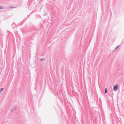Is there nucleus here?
<instances>
[{
  "label": "nucleus",
  "instance_id": "obj_1",
  "mask_svg": "<svg viewBox=\"0 0 124 124\" xmlns=\"http://www.w3.org/2000/svg\"><path fill=\"white\" fill-rule=\"evenodd\" d=\"M118 89V85H115L113 88V89L115 91H116Z\"/></svg>",
  "mask_w": 124,
  "mask_h": 124
},
{
  "label": "nucleus",
  "instance_id": "obj_2",
  "mask_svg": "<svg viewBox=\"0 0 124 124\" xmlns=\"http://www.w3.org/2000/svg\"><path fill=\"white\" fill-rule=\"evenodd\" d=\"M58 89H57L56 90H55L53 91V93L54 94L55 96H57L58 93Z\"/></svg>",
  "mask_w": 124,
  "mask_h": 124
},
{
  "label": "nucleus",
  "instance_id": "obj_3",
  "mask_svg": "<svg viewBox=\"0 0 124 124\" xmlns=\"http://www.w3.org/2000/svg\"><path fill=\"white\" fill-rule=\"evenodd\" d=\"M15 108H13L12 109H11L10 110V111H11V112H13V111H14V110H15Z\"/></svg>",
  "mask_w": 124,
  "mask_h": 124
},
{
  "label": "nucleus",
  "instance_id": "obj_4",
  "mask_svg": "<svg viewBox=\"0 0 124 124\" xmlns=\"http://www.w3.org/2000/svg\"><path fill=\"white\" fill-rule=\"evenodd\" d=\"M105 93H107V91H108V90H107V89L106 88L105 89Z\"/></svg>",
  "mask_w": 124,
  "mask_h": 124
},
{
  "label": "nucleus",
  "instance_id": "obj_5",
  "mask_svg": "<svg viewBox=\"0 0 124 124\" xmlns=\"http://www.w3.org/2000/svg\"><path fill=\"white\" fill-rule=\"evenodd\" d=\"M3 90V88H2L0 89V93Z\"/></svg>",
  "mask_w": 124,
  "mask_h": 124
},
{
  "label": "nucleus",
  "instance_id": "obj_6",
  "mask_svg": "<svg viewBox=\"0 0 124 124\" xmlns=\"http://www.w3.org/2000/svg\"><path fill=\"white\" fill-rule=\"evenodd\" d=\"M119 45L118 46H117L115 48V50H116L117 49V48H118L119 46Z\"/></svg>",
  "mask_w": 124,
  "mask_h": 124
},
{
  "label": "nucleus",
  "instance_id": "obj_7",
  "mask_svg": "<svg viewBox=\"0 0 124 124\" xmlns=\"http://www.w3.org/2000/svg\"><path fill=\"white\" fill-rule=\"evenodd\" d=\"M3 8V7H2L0 6V9H2Z\"/></svg>",
  "mask_w": 124,
  "mask_h": 124
},
{
  "label": "nucleus",
  "instance_id": "obj_8",
  "mask_svg": "<svg viewBox=\"0 0 124 124\" xmlns=\"http://www.w3.org/2000/svg\"><path fill=\"white\" fill-rule=\"evenodd\" d=\"M43 60H44V59H43H43H42V58H41V59H40V60H41V61H42Z\"/></svg>",
  "mask_w": 124,
  "mask_h": 124
}]
</instances>
